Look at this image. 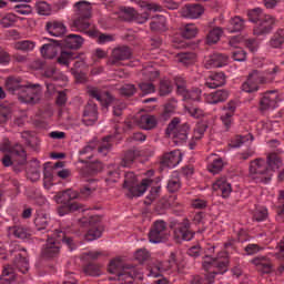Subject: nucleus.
Listing matches in <instances>:
<instances>
[{
    "label": "nucleus",
    "mask_w": 284,
    "mask_h": 284,
    "mask_svg": "<svg viewBox=\"0 0 284 284\" xmlns=\"http://www.w3.org/2000/svg\"><path fill=\"white\" fill-rule=\"evenodd\" d=\"M278 72H281V67L278 65H275L272 69H266L263 73H261L258 70H253L251 73H248L246 81L242 83V92H246L247 94L258 92V90H261L258 84L265 85L267 83H274Z\"/></svg>",
    "instance_id": "obj_1"
},
{
    "label": "nucleus",
    "mask_w": 284,
    "mask_h": 284,
    "mask_svg": "<svg viewBox=\"0 0 284 284\" xmlns=\"http://www.w3.org/2000/svg\"><path fill=\"white\" fill-rule=\"evenodd\" d=\"M108 272L114 274L109 281H119L120 284H134V277L139 276L136 267L132 265H121V261L112 260L109 264Z\"/></svg>",
    "instance_id": "obj_2"
},
{
    "label": "nucleus",
    "mask_w": 284,
    "mask_h": 284,
    "mask_svg": "<svg viewBox=\"0 0 284 284\" xmlns=\"http://www.w3.org/2000/svg\"><path fill=\"white\" fill-rule=\"evenodd\" d=\"M248 174L255 183L262 185L272 183L273 173L263 158L250 162Z\"/></svg>",
    "instance_id": "obj_3"
},
{
    "label": "nucleus",
    "mask_w": 284,
    "mask_h": 284,
    "mask_svg": "<svg viewBox=\"0 0 284 284\" xmlns=\"http://www.w3.org/2000/svg\"><path fill=\"white\" fill-rule=\"evenodd\" d=\"M169 227L173 230V241L176 243L192 241L196 236V232L192 230V223L187 217H184L181 222L179 220H172Z\"/></svg>",
    "instance_id": "obj_4"
},
{
    "label": "nucleus",
    "mask_w": 284,
    "mask_h": 284,
    "mask_svg": "<svg viewBox=\"0 0 284 284\" xmlns=\"http://www.w3.org/2000/svg\"><path fill=\"white\" fill-rule=\"evenodd\" d=\"M181 123V118H173L171 122L168 124L165 134L166 136H172L174 143L176 145H181V143H185L187 141V134H190V124Z\"/></svg>",
    "instance_id": "obj_5"
},
{
    "label": "nucleus",
    "mask_w": 284,
    "mask_h": 284,
    "mask_svg": "<svg viewBox=\"0 0 284 284\" xmlns=\"http://www.w3.org/2000/svg\"><path fill=\"white\" fill-rule=\"evenodd\" d=\"M202 267L204 272H210L216 278L219 274H225L230 268V257L221 258L206 255L202 262Z\"/></svg>",
    "instance_id": "obj_6"
},
{
    "label": "nucleus",
    "mask_w": 284,
    "mask_h": 284,
    "mask_svg": "<svg viewBox=\"0 0 284 284\" xmlns=\"http://www.w3.org/2000/svg\"><path fill=\"white\" fill-rule=\"evenodd\" d=\"M153 181L151 179H143L141 183H136V175L133 174V180L125 178L123 182V189L128 190V199H134L143 196L148 192V187L152 185Z\"/></svg>",
    "instance_id": "obj_7"
},
{
    "label": "nucleus",
    "mask_w": 284,
    "mask_h": 284,
    "mask_svg": "<svg viewBox=\"0 0 284 284\" xmlns=\"http://www.w3.org/2000/svg\"><path fill=\"white\" fill-rule=\"evenodd\" d=\"M92 16H78L71 22V28H74L78 32L87 34L89 38H95L99 33V28H97L90 20Z\"/></svg>",
    "instance_id": "obj_8"
},
{
    "label": "nucleus",
    "mask_w": 284,
    "mask_h": 284,
    "mask_svg": "<svg viewBox=\"0 0 284 284\" xmlns=\"http://www.w3.org/2000/svg\"><path fill=\"white\" fill-rule=\"evenodd\" d=\"M21 103H28L30 105H37L41 101V84H27L22 87V91L18 95Z\"/></svg>",
    "instance_id": "obj_9"
},
{
    "label": "nucleus",
    "mask_w": 284,
    "mask_h": 284,
    "mask_svg": "<svg viewBox=\"0 0 284 284\" xmlns=\"http://www.w3.org/2000/svg\"><path fill=\"white\" fill-rule=\"evenodd\" d=\"M87 94H89V97L91 99H95V101H99V103L102 105V108H105L106 110H108V108H110V104L114 103V101H115L114 95H112V93H110V91H102L101 89H99L97 87L88 88Z\"/></svg>",
    "instance_id": "obj_10"
},
{
    "label": "nucleus",
    "mask_w": 284,
    "mask_h": 284,
    "mask_svg": "<svg viewBox=\"0 0 284 284\" xmlns=\"http://www.w3.org/2000/svg\"><path fill=\"white\" fill-rule=\"evenodd\" d=\"M168 231V222L163 220H156L153 222L149 232L150 243H163L165 241V232Z\"/></svg>",
    "instance_id": "obj_11"
},
{
    "label": "nucleus",
    "mask_w": 284,
    "mask_h": 284,
    "mask_svg": "<svg viewBox=\"0 0 284 284\" xmlns=\"http://www.w3.org/2000/svg\"><path fill=\"white\" fill-rule=\"evenodd\" d=\"M99 121V105L92 100H89L83 108L82 123L83 125H94Z\"/></svg>",
    "instance_id": "obj_12"
},
{
    "label": "nucleus",
    "mask_w": 284,
    "mask_h": 284,
    "mask_svg": "<svg viewBox=\"0 0 284 284\" xmlns=\"http://www.w3.org/2000/svg\"><path fill=\"white\" fill-rule=\"evenodd\" d=\"M51 243H54V245H58L59 247H61V243L63 245H67V247H69V250L72 252V250H77V245L74 244V240H72V237L68 236L65 234V231L63 230H54L50 235H48V240Z\"/></svg>",
    "instance_id": "obj_13"
},
{
    "label": "nucleus",
    "mask_w": 284,
    "mask_h": 284,
    "mask_svg": "<svg viewBox=\"0 0 284 284\" xmlns=\"http://www.w3.org/2000/svg\"><path fill=\"white\" fill-rule=\"evenodd\" d=\"M276 24V18L270 14H266L262 20H260L254 29L253 34L255 37H263V34H270L274 30V26Z\"/></svg>",
    "instance_id": "obj_14"
},
{
    "label": "nucleus",
    "mask_w": 284,
    "mask_h": 284,
    "mask_svg": "<svg viewBox=\"0 0 284 284\" xmlns=\"http://www.w3.org/2000/svg\"><path fill=\"white\" fill-rule=\"evenodd\" d=\"M278 105V93L276 91H266L262 94L260 100V112H267V110H276Z\"/></svg>",
    "instance_id": "obj_15"
},
{
    "label": "nucleus",
    "mask_w": 284,
    "mask_h": 284,
    "mask_svg": "<svg viewBox=\"0 0 284 284\" xmlns=\"http://www.w3.org/2000/svg\"><path fill=\"white\" fill-rule=\"evenodd\" d=\"M130 59H132V49L130 47H116L112 50L111 59L108 60L106 65H116L119 61H130Z\"/></svg>",
    "instance_id": "obj_16"
},
{
    "label": "nucleus",
    "mask_w": 284,
    "mask_h": 284,
    "mask_svg": "<svg viewBox=\"0 0 284 284\" xmlns=\"http://www.w3.org/2000/svg\"><path fill=\"white\" fill-rule=\"evenodd\" d=\"M83 43H85V39H83V37L71 33L59 40L58 45H60L61 49L67 48L68 50H81Z\"/></svg>",
    "instance_id": "obj_17"
},
{
    "label": "nucleus",
    "mask_w": 284,
    "mask_h": 284,
    "mask_svg": "<svg viewBox=\"0 0 284 284\" xmlns=\"http://www.w3.org/2000/svg\"><path fill=\"white\" fill-rule=\"evenodd\" d=\"M250 263L254 265L261 274H272L274 272V264H272V260L265 255L255 256L250 261Z\"/></svg>",
    "instance_id": "obj_18"
},
{
    "label": "nucleus",
    "mask_w": 284,
    "mask_h": 284,
    "mask_svg": "<svg viewBox=\"0 0 284 284\" xmlns=\"http://www.w3.org/2000/svg\"><path fill=\"white\" fill-rule=\"evenodd\" d=\"M183 161V153L181 150H173L169 153H164L162 159L160 160V164L163 168H176L179 163Z\"/></svg>",
    "instance_id": "obj_19"
},
{
    "label": "nucleus",
    "mask_w": 284,
    "mask_h": 284,
    "mask_svg": "<svg viewBox=\"0 0 284 284\" xmlns=\"http://www.w3.org/2000/svg\"><path fill=\"white\" fill-rule=\"evenodd\" d=\"M114 130L113 134L105 135L102 138V142L97 144L95 149H98V153H100L101 156H105L112 151V141L119 136V125H115Z\"/></svg>",
    "instance_id": "obj_20"
},
{
    "label": "nucleus",
    "mask_w": 284,
    "mask_h": 284,
    "mask_svg": "<svg viewBox=\"0 0 284 284\" xmlns=\"http://www.w3.org/2000/svg\"><path fill=\"white\" fill-rule=\"evenodd\" d=\"M230 99V91L220 89L205 95V101L209 105H219V103H225Z\"/></svg>",
    "instance_id": "obj_21"
},
{
    "label": "nucleus",
    "mask_w": 284,
    "mask_h": 284,
    "mask_svg": "<svg viewBox=\"0 0 284 284\" xmlns=\"http://www.w3.org/2000/svg\"><path fill=\"white\" fill-rule=\"evenodd\" d=\"M77 199H79V192L72 189L60 191L54 195V201L59 205H70V202Z\"/></svg>",
    "instance_id": "obj_22"
},
{
    "label": "nucleus",
    "mask_w": 284,
    "mask_h": 284,
    "mask_svg": "<svg viewBox=\"0 0 284 284\" xmlns=\"http://www.w3.org/2000/svg\"><path fill=\"white\" fill-rule=\"evenodd\" d=\"M10 154L18 165H26L28 163V152H26L23 144L17 143L12 145Z\"/></svg>",
    "instance_id": "obj_23"
},
{
    "label": "nucleus",
    "mask_w": 284,
    "mask_h": 284,
    "mask_svg": "<svg viewBox=\"0 0 284 284\" xmlns=\"http://www.w3.org/2000/svg\"><path fill=\"white\" fill-rule=\"evenodd\" d=\"M213 190L221 194L222 199H230L232 194V184L227 182L226 178H221L213 183Z\"/></svg>",
    "instance_id": "obj_24"
},
{
    "label": "nucleus",
    "mask_w": 284,
    "mask_h": 284,
    "mask_svg": "<svg viewBox=\"0 0 284 284\" xmlns=\"http://www.w3.org/2000/svg\"><path fill=\"white\" fill-rule=\"evenodd\" d=\"M44 29L51 34V37H63L68 29L65 24L61 21L51 20L45 23Z\"/></svg>",
    "instance_id": "obj_25"
},
{
    "label": "nucleus",
    "mask_w": 284,
    "mask_h": 284,
    "mask_svg": "<svg viewBox=\"0 0 284 284\" xmlns=\"http://www.w3.org/2000/svg\"><path fill=\"white\" fill-rule=\"evenodd\" d=\"M203 12H205V9L201 4H186L182 9V17H185V19H199V17L203 16Z\"/></svg>",
    "instance_id": "obj_26"
},
{
    "label": "nucleus",
    "mask_w": 284,
    "mask_h": 284,
    "mask_svg": "<svg viewBox=\"0 0 284 284\" xmlns=\"http://www.w3.org/2000/svg\"><path fill=\"white\" fill-rule=\"evenodd\" d=\"M225 83H227L225 73L215 72L210 75L209 80L205 82V87L210 88V90H216V88H223Z\"/></svg>",
    "instance_id": "obj_27"
},
{
    "label": "nucleus",
    "mask_w": 284,
    "mask_h": 284,
    "mask_svg": "<svg viewBox=\"0 0 284 284\" xmlns=\"http://www.w3.org/2000/svg\"><path fill=\"white\" fill-rule=\"evenodd\" d=\"M61 254V246L54 244L50 240H47V243L42 246L41 256L42 258H57Z\"/></svg>",
    "instance_id": "obj_28"
},
{
    "label": "nucleus",
    "mask_w": 284,
    "mask_h": 284,
    "mask_svg": "<svg viewBox=\"0 0 284 284\" xmlns=\"http://www.w3.org/2000/svg\"><path fill=\"white\" fill-rule=\"evenodd\" d=\"M89 223L91 226L84 235L85 241L91 242L97 241V239H101V236H103V227L101 226V223H93L92 217L90 219Z\"/></svg>",
    "instance_id": "obj_29"
},
{
    "label": "nucleus",
    "mask_w": 284,
    "mask_h": 284,
    "mask_svg": "<svg viewBox=\"0 0 284 284\" xmlns=\"http://www.w3.org/2000/svg\"><path fill=\"white\" fill-rule=\"evenodd\" d=\"M59 48H61L59 40H53V43L43 44L40 48V52L43 59H54L59 54Z\"/></svg>",
    "instance_id": "obj_30"
},
{
    "label": "nucleus",
    "mask_w": 284,
    "mask_h": 284,
    "mask_svg": "<svg viewBox=\"0 0 284 284\" xmlns=\"http://www.w3.org/2000/svg\"><path fill=\"white\" fill-rule=\"evenodd\" d=\"M79 163L87 164L83 169V172L88 174L89 176H94V174H99V172L103 171V162L101 161H94L88 163V160L79 159Z\"/></svg>",
    "instance_id": "obj_31"
},
{
    "label": "nucleus",
    "mask_w": 284,
    "mask_h": 284,
    "mask_svg": "<svg viewBox=\"0 0 284 284\" xmlns=\"http://www.w3.org/2000/svg\"><path fill=\"white\" fill-rule=\"evenodd\" d=\"M50 215H48L43 211H39L36 214V219L33 221L38 232H45L48 230V226L50 225Z\"/></svg>",
    "instance_id": "obj_32"
},
{
    "label": "nucleus",
    "mask_w": 284,
    "mask_h": 284,
    "mask_svg": "<svg viewBox=\"0 0 284 284\" xmlns=\"http://www.w3.org/2000/svg\"><path fill=\"white\" fill-rule=\"evenodd\" d=\"M139 125L142 130H154L159 125L156 115L144 114L140 116Z\"/></svg>",
    "instance_id": "obj_33"
},
{
    "label": "nucleus",
    "mask_w": 284,
    "mask_h": 284,
    "mask_svg": "<svg viewBox=\"0 0 284 284\" xmlns=\"http://www.w3.org/2000/svg\"><path fill=\"white\" fill-rule=\"evenodd\" d=\"M265 163L271 173L274 174L276 170H281V166L283 165V158H281L278 153H268Z\"/></svg>",
    "instance_id": "obj_34"
},
{
    "label": "nucleus",
    "mask_w": 284,
    "mask_h": 284,
    "mask_svg": "<svg viewBox=\"0 0 284 284\" xmlns=\"http://www.w3.org/2000/svg\"><path fill=\"white\" fill-rule=\"evenodd\" d=\"M73 8L78 17H92V3L87 0L75 2Z\"/></svg>",
    "instance_id": "obj_35"
},
{
    "label": "nucleus",
    "mask_w": 284,
    "mask_h": 284,
    "mask_svg": "<svg viewBox=\"0 0 284 284\" xmlns=\"http://www.w3.org/2000/svg\"><path fill=\"white\" fill-rule=\"evenodd\" d=\"M229 57L224 53H213L207 60L210 68H223L229 61Z\"/></svg>",
    "instance_id": "obj_36"
},
{
    "label": "nucleus",
    "mask_w": 284,
    "mask_h": 284,
    "mask_svg": "<svg viewBox=\"0 0 284 284\" xmlns=\"http://www.w3.org/2000/svg\"><path fill=\"white\" fill-rule=\"evenodd\" d=\"M227 30L231 33L243 32V30H245V19L240 16L231 18L229 21Z\"/></svg>",
    "instance_id": "obj_37"
},
{
    "label": "nucleus",
    "mask_w": 284,
    "mask_h": 284,
    "mask_svg": "<svg viewBox=\"0 0 284 284\" xmlns=\"http://www.w3.org/2000/svg\"><path fill=\"white\" fill-rule=\"evenodd\" d=\"M141 156V151L139 149L133 148V150H129L124 153V156L122 158L121 165L122 168H130L136 159Z\"/></svg>",
    "instance_id": "obj_38"
},
{
    "label": "nucleus",
    "mask_w": 284,
    "mask_h": 284,
    "mask_svg": "<svg viewBox=\"0 0 284 284\" xmlns=\"http://www.w3.org/2000/svg\"><path fill=\"white\" fill-rule=\"evenodd\" d=\"M152 32H165L168 30V19L164 16H158L150 22Z\"/></svg>",
    "instance_id": "obj_39"
},
{
    "label": "nucleus",
    "mask_w": 284,
    "mask_h": 284,
    "mask_svg": "<svg viewBox=\"0 0 284 284\" xmlns=\"http://www.w3.org/2000/svg\"><path fill=\"white\" fill-rule=\"evenodd\" d=\"M70 212H83V206L79 202H73L71 204H62V206L58 207L59 216H65Z\"/></svg>",
    "instance_id": "obj_40"
},
{
    "label": "nucleus",
    "mask_w": 284,
    "mask_h": 284,
    "mask_svg": "<svg viewBox=\"0 0 284 284\" xmlns=\"http://www.w3.org/2000/svg\"><path fill=\"white\" fill-rule=\"evenodd\" d=\"M41 162L37 159L31 161V165L28 169V176L31 181H39L41 179Z\"/></svg>",
    "instance_id": "obj_41"
},
{
    "label": "nucleus",
    "mask_w": 284,
    "mask_h": 284,
    "mask_svg": "<svg viewBox=\"0 0 284 284\" xmlns=\"http://www.w3.org/2000/svg\"><path fill=\"white\" fill-rule=\"evenodd\" d=\"M13 265L16 268H18V271L21 272V274H28V272L30 271V261L23 257L21 253L16 255L13 260Z\"/></svg>",
    "instance_id": "obj_42"
},
{
    "label": "nucleus",
    "mask_w": 284,
    "mask_h": 284,
    "mask_svg": "<svg viewBox=\"0 0 284 284\" xmlns=\"http://www.w3.org/2000/svg\"><path fill=\"white\" fill-rule=\"evenodd\" d=\"M136 18V10L132 7H121L119 11V19L126 22H132Z\"/></svg>",
    "instance_id": "obj_43"
},
{
    "label": "nucleus",
    "mask_w": 284,
    "mask_h": 284,
    "mask_svg": "<svg viewBox=\"0 0 284 284\" xmlns=\"http://www.w3.org/2000/svg\"><path fill=\"white\" fill-rule=\"evenodd\" d=\"M17 281V273L12 266H7L2 271V276L0 277V284H11Z\"/></svg>",
    "instance_id": "obj_44"
},
{
    "label": "nucleus",
    "mask_w": 284,
    "mask_h": 284,
    "mask_svg": "<svg viewBox=\"0 0 284 284\" xmlns=\"http://www.w3.org/2000/svg\"><path fill=\"white\" fill-rule=\"evenodd\" d=\"M6 90L9 94H17L19 97V93L23 90V85L14 78H8L6 81Z\"/></svg>",
    "instance_id": "obj_45"
},
{
    "label": "nucleus",
    "mask_w": 284,
    "mask_h": 284,
    "mask_svg": "<svg viewBox=\"0 0 284 284\" xmlns=\"http://www.w3.org/2000/svg\"><path fill=\"white\" fill-rule=\"evenodd\" d=\"M54 169H52V162L43 164V183L45 185H53L54 183Z\"/></svg>",
    "instance_id": "obj_46"
},
{
    "label": "nucleus",
    "mask_w": 284,
    "mask_h": 284,
    "mask_svg": "<svg viewBox=\"0 0 284 284\" xmlns=\"http://www.w3.org/2000/svg\"><path fill=\"white\" fill-rule=\"evenodd\" d=\"M216 277L210 273L205 272L203 275H194L191 280V284H214Z\"/></svg>",
    "instance_id": "obj_47"
},
{
    "label": "nucleus",
    "mask_w": 284,
    "mask_h": 284,
    "mask_svg": "<svg viewBox=\"0 0 284 284\" xmlns=\"http://www.w3.org/2000/svg\"><path fill=\"white\" fill-rule=\"evenodd\" d=\"M82 271L85 276H101V265L94 262L84 264Z\"/></svg>",
    "instance_id": "obj_48"
},
{
    "label": "nucleus",
    "mask_w": 284,
    "mask_h": 284,
    "mask_svg": "<svg viewBox=\"0 0 284 284\" xmlns=\"http://www.w3.org/2000/svg\"><path fill=\"white\" fill-rule=\"evenodd\" d=\"M74 59H79L78 53L72 51H61L60 57L58 58V63L70 68V61H74Z\"/></svg>",
    "instance_id": "obj_49"
},
{
    "label": "nucleus",
    "mask_w": 284,
    "mask_h": 284,
    "mask_svg": "<svg viewBox=\"0 0 284 284\" xmlns=\"http://www.w3.org/2000/svg\"><path fill=\"white\" fill-rule=\"evenodd\" d=\"M284 44V29H277L270 40L271 48H283Z\"/></svg>",
    "instance_id": "obj_50"
},
{
    "label": "nucleus",
    "mask_w": 284,
    "mask_h": 284,
    "mask_svg": "<svg viewBox=\"0 0 284 284\" xmlns=\"http://www.w3.org/2000/svg\"><path fill=\"white\" fill-rule=\"evenodd\" d=\"M222 34H223V29L219 27L211 30L206 36L207 45H214L215 43H219V41H221Z\"/></svg>",
    "instance_id": "obj_51"
},
{
    "label": "nucleus",
    "mask_w": 284,
    "mask_h": 284,
    "mask_svg": "<svg viewBox=\"0 0 284 284\" xmlns=\"http://www.w3.org/2000/svg\"><path fill=\"white\" fill-rule=\"evenodd\" d=\"M182 187L181 178L171 176L166 184V190L170 194H176Z\"/></svg>",
    "instance_id": "obj_52"
},
{
    "label": "nucleus",
    "mask_w": 284,
    "mask_h": 284,
    "mask_svg": "<svg viewBox=\"0 0 284 284\" xmlns=\"http://www.w3.org/2000/svg\"><path fill=\"white\" fill-rule=\"evenodd\" d=\"M173 90H174V87L172 85V81L168 79H163L160 81L159 94L161 97H169V94H172Z\"/></svg>",
    "instance_id": "obj_53"
},
{
    "label": "nucleus",
    "mask_w": 284,
    "mask_h": 284,
    "mask_svg": "<svg viewBox=\"0 0 284 284\" xmlns=\"http://www.w3.org/2000/svg\"><path fill=\"white\" fill-rule=\"evenodd\" d=\"M181 34L183 39H194L199 34V28L194 23H187L184 26Z\"/></svg>",
    "instance_id": "obj_54"
},
{
    "label": "nucleus",
    "mask_w": 284,
    "mask_h": 284,
    "mask_svg": "<svg viewBox=\"0 0 284 284\" xmlns=\"http://www.w3.org/2000/svg\"><path fill=\"white\" fill-rule=\"evenodd\" d=\"M42 75L45 79H51L52 81H61L63 80V73L57 70V67H49L44 70Z\"/></svg>",
    "instance_id": "obj_55"
},
{
    "label": "nucleus",
    "mask_w": 284,
    "mask_h": 284,
    "mask_svg": "<svg viewBox=\"0 0 284 284\" xmlns=\"http://www.w3.org/2000/svg\"><path fill=\"white\" fill-rule=\"evenodd\" d=\"M266 14L263 12V9L255 8L247 11L248 21L251 23H258Z\"/></svg>",
    "instance_id": "obj_56"
},
{
    "label": "nucleus",
    "mask_w": 284,
    "mask_h": 284,
    "mask_svg": "<svg viewBox=\"0 0 284 284\" xmlns=\"http://www.w3.org/2000/svg\"><path fill=\"white\" fill-rule=\"evenodd\" d=\"M231 59H233V61H237L239 63H244V61H247V51L243 48H235L231 52Z\"/></svg>",
    "instance_id": "obj_57"
},
{
    "label": "nucleus",
    "mask_w": 284,
    "mask_h": 284,
    "mask_svg": "<svg viewBox=\"0 0 284 284\" xmlns=\"http://www.w3.org/2000/svg\"><path fill=\"white\" fill-rule=\"evenodd\" d=\"M270 213L267 212V207L262 206L258 209H255L253 212V221L256 223H263V221H267V216Z\"/></svg>",
    "instance_id": "obj_58"
},
{
    "label": "nucleus",
    "mask_w": 284,
    "mask_h": 284,
    "mask_svg": "<svg viewBox=\"0 0 284 284\" xmlns=\"http://www.w3.org/2000/svg\"><path fill=\"white\" fill-rule=\"evenodd\" d=\"M119 179H121V172L119 169H109L104 181L108 185H112V183H118Z\"/></svg>",
    "instance_id": "obj_59"
},
{
    "label": "nucleus",
    "mask_w": 284,
    "mask_h": 284,
    "mask_svg": "<svg viewBox=\"0 0 284 284\" xmlns=\"http://www.w3.org/2000/svg\"><path fill=\"white\" fill-rule=\"evenodd\" d=\"M12 234L16 236V239H21L22 241L32 236L30 230L24 226H13Z\"/></svg>",
    "instance_id": "obj_60"
},
{
    "label": "nucleus",
    "mask_w": 284,
    "mask_h": 284,
    "mask_svg": "<svg viewBox=\"0 0 284 284\" xmlns=\"http://www.w3.org/2000/svg\"><path fill=\"white\" fill-rule=\"evenodd\" d=\"M36 11L42 17H50L52 7H50V4L45 1H39L36 3Z\"/></svg>",
    "instance_id": "obj_61"
},
{
    "label": "nucleus",
    "mask_w": 284,
    "mask_h": 284,
    "mask_svg": "<svg viewBox=\"0 0 284 284\" xmlns=\"http://www.w3.org/2000/svg\"><path fill=\"white\" fill-rule=\"evenodd\" d=\"M139 89L142 92L140 97H148V94H154L156 92V87L152 82H141L139 83Z\"/></svg>",
    "instance_id": "obj_62"
},
{
    "label": "nucleus",
    "mask_w": 284,
    "mask_h": 284,
    "mask_svg": "<svg viewBox=\"0 0 284 284\" xmlns=\"http://www.w3.org/2000/svg\"><path fill=\"white\" fill-rule=\"evenodd\" d=\"M223 159L219 158L213 160V162L209 165V172L211 174H219V172L223 171L224 168Z\"/></svg>",
    "instance_id": "obj_63"
},
{
    "label": "nucleus",
    "mask_w": 284,
    "mask_h": 284,
    "mask_svg": "<svg viewBox=\"0 0 284 284\" xmlns=\"http://www.w3.org/2000/svg\"><path fill=\"white\" fill-rule=\"evenodd\" d=\"M201 94L203 91L199 88H192L187 91L184 101H201Z\"/></svg>",
    "instance_id": "obj_64"
}]
</instances>
